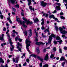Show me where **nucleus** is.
I'll use <instances>...</instances> for the list:
<instances>
[{
  "mask_svg": "<svg viewBox=\"0 0 67 67\" xmlns=\"http://www.w3.org/2000/svg\"><path fill=\"white\" fill-rule=\"evenodd\" d=\"M42 30H44L45 29V28L44 27V26H42V27H41Z\"/></svg>",
  "mask_w": 67,
  "mask_h": 67,
  "instance_id": "54",
  "label": "nucleus"
},
{
  "mask_svg": "<svg viewBox=\"0 0 67 67\" xmlns=\"http://www.w3.org/2000/svg\"><path fill=\"white\" fill-rule=\"evenodd\" d=\"M56 4L58 6H55V9L56 10H58L59 11L61 9L60 8V7L61 5L60 4L58 3H56Z\"/></svg>",
  "mask_w": 67,
  "mask_h": 67,
  "instance_id": "4",
  "label": "nucleus"
},
{
  "mask_svg": "<svg viewBox=\"0 0 67 67\" xmlns=\"http://www.w3.org/2000/svg\"><path fill=\"white\" fill-rule=\"evenodd\" d=\"M54 57V54H51L50 56L51 58H53Z\"/></svg>",
  "mask_w": 67,
  "mask_h": 67,
  "instance_id": "28",
  "label": "nucleus"
},
{
  "mask_svg": "<svg viewBox=\"0 0 67 67\" xmlns=\"http://www.w3.org/2000/svg\"><path fill=\"white\" fill-rule=\"evenodd\" d=\"M6 26H9V24H8V23H6Z\"/></svg>",
  "mask_w": 67,
  "mask_h": 67,
  "instance_id": "61",
  "label": "nucleus"
},
{
  "mask_svg": "<svg viewBox=\"0 0 67 67\" xmlns=\"http://www.w3.org/2000/svg\"><path fill=\"white\" fill-rule=\"evenodd\" d=\"M15 7L19 8V5L18 4H17L15 5Z\"/></svg>",
  "mask_w": 67,
  "mask_h": 67,
  "instance_id": "43",
  "label": "nucleus"
},
{
  "mask_svg": "<svg viewBox=\"0 0 67 67\" xmlns=\"http://www.w3.org/2000/svg\"><path fill=\"white\" fill-rule=\"evenodd\" d=\"M2 37H1V36H0V40H1L2 41H3L4 40V39H3V36H4V34H2Z\"/></svg>",
  "mask_w": 67,
  "mask_h": 67,
  "instance_id": "18",
  "label": "nucleus"
},
{
  "mask_svg": "<svg viewBox=\"0 0 67 67\" xmlns=\"http://www.w3.org/2000/svg\"><path fill=\"white\" fill-rule=\"evenodd\" d=\"M38 39H37V38H36L35 40V42H38Z\"/></svg>",
  "mask_w": 67,
  "mask_h": 67,
  "instance_id": "53",
  "label": "nucleus"
},
{
  "mask_svg": "<svg viewBox=\"0 0 67 67\" xmlns=\"http://www.w3.org/2000/svg\"><path fill=\"white\" fill-rule=\"evenodd\" d=\"M38 21H39V20L37 18H36V19L34 20L35 23H36V22H38Z\"/></svg>",
  "mask_w": 67,
  "mask_h": 67,
  "instance_id": "27",
  "label": "nucleus"
},
{
  "mask_svg": "<svg viewBox=\"0 0 67 67\" xmlns=\"http://www.w3.org/2000/svg\"><path fill=\"white\" fill-rule=\"evenodd\" d=\"M50 49V47H48L47 48H45L43 50V51L44 52H45V50H46V49Z\"/></svg>",
  "mask_w": 67,
  "mask_h": 67,
  "instance_id": "33",
  "label": "nucleus"
},
{
  "mask_svg": "<svg viewBox=\"0 0 67 67\" xmlns=\"http://www.w3.org/2000/svg\"><path fill=\"white\" fill-rule=\"evenodd\" d=\"M47 3H44V1H42L41 2V5L43 7H45L47 5Z\"/></svg>",
  "mask_w": 67,
  "mask_h": 67,
  "instance_id": "8",
  "label": "nucleus"
},
{
  "mask_svg": "<svg viewBox=\"0 0 67 67\" xmlns=\"http://www.w3.org/2000/svg\"><path fill=\"white\" fill-rule=\"evenodd\" d=\"M43 16H44L45 17H47L48 16V14H47L44 13L43 14Z\"/></svg>",
  "mask_w": 67,
  "mask_h": 67,
  "instance_id": "25",
  "label": "nucleus"
},
{
  "mask_svg": "<svg viewBox=\"0 0 67 67\" xmlns=\"http://www.w3.org/2000/svg\"><path fill=\"white\" fill-rule=\"evenodd\" d=\"M36 57H37V58L38 59L40 60V61H41L42 62H43V58L38 56H37V55Z\"/></svg>",
  "mask_w": 67,
  "mask_h": 67,
  "instance_id": "11",
  "label": "nucleus"
},
{
  "mask_svg": "<svg viewBox=\"0 0 67 67\" xmlns=\"http://www.w3.org/2000/svg\"><path fill=\"white\" fill-rule=\"evenodd\" d=\"M25 42L26 49H27L29 53V54H31V52H30V51L29 49V47L30 46L31 44L30 43H31V41L30 40H28L27 39H26Z\"/></svg>",
  "mask_w": 67,
  "mask_h": 67,
  "instance_id": "1",
  "label": "nucleus"
},
{
  "mask_svg": "<svg viewBox=\"0 0 67 67\" xmlns=\"http://www.w3.org/2000/svg\"><path fill=\"white\" fill-rule=\"evenodd\" d=\"M31 56H32L33 57H34V58H36V55L34 54H31L30 55V57H29V58H30Z\"/></svg>",
  "mask_w": 67,
  "mask_h": 67,
  "instance_id": "19",
  "label": "nucleus"
},
{
  "mask_svg": "<svg viewBox=\"0 0 67 67\" xmlns=\"http://www.w3.org/2000/svg\"><path fill=\"white\" fill-rule=\"evenodd\" d=\"M18 41H19L20 42H21V41H22V39H20V38H19V36L16 37L15 38V41H18Z\"/></svg>",
  "mask_w": 67,
  "mask_h": 67,
  "instance_id": "10",
  "label": "nucleus"
},
{
  "mask_svg": "<svg viewBox=\"0 0 67 67\" xmlns=\"http://www.w3.org/2000/svg\"><path fill=\"white\" fill-rule=\"evenodd\" d=\"M10 46L12 47V48H10V51L12 52V51H13V49H14V46L12 45H11Z\"/></svg>",
  "mask_w": 67,
  "mask_h": 67,
  "instance_id": "16",
  "label": "nucleus"
},
{
  "mask_svg": "<svg viewBox=\"0 0 67 67\" xmlns=\"http://www.w3.org/2000/svg\"><path fill=\"white\" fill-rule=\"evenodd\" d=\"M27 1H28V5H31V3H32V0H27Z\"/></svg>",
  "mask_w": 67,
  "mask_h": 67,
  "instance_id": "17",
  "label": "nucleus"
},
{
  "mask_svg": "<svg viewBox=\"0 0 67 67\" xmlns=\"http://www.w3.org/2000/svg\"><path fill=\"white\" fill-rule=\"evenodd\" d=\"M63 60H64V61H65L66 63H67V61L66 59L65 58V57L64 56H62L61 57V58L60 59V60H59V62H61L63 61Z\"/></svg>",
  "mask_w": 67,
  "mask_h": 67,
  "instance_id": "7",
  "label": "nucleus"
},
{
  "mask_svg": "<svg viewBox=\"0 0 67 67\" xmlns=\"http://www.w3.org/2000/svg\"><path fill=\"white\" fill-rule=\"evenodd\" d=\"M23 20L25 21L26 22L27 25H28L29 24H31L33 23L32 22H30L29 21H27V19L25 18L24 17L23 18Z\"/></svg>",
  "mask_w": 67,
  "mask_h": 67,
  "instance_id": "5",
  "label": "nucleus"
},
{
  "mask_svg": "<svg viewBox=\"0 0 67 67\" xmlns=\"http://www.w3.org/2000/svg\"><path fill=\"white\" fill-rule=\"evenodd\" d=\"M9 30H7V32L6 33V34H7V35L9 38H10V36L9 35V34H8V33H9Z\"/></svg>",
  "mask_w": 67,
  "mask_h": 67,
  "instance_id": "22",
  "label": "nucleus"
},
{
  "mask_svg": "<svg viewBox=\"0 0 67 67\" xmlns=\"http://www.w3.org/2000/svg\"><path fill=\"white\" fill-rule=\"evenodd\" d=\"M1 62L2 63H4V61L1 58H0V63H1Z\"/></svg>",
  "mask_w": 67,
  "mask_h": 67,
  "instance_id": "26",
  "label": "nucleus"
},
{
  "mask_svg": "<svg viewBox=\"0 0 67 67\" xmlns=\"http://www.w3.org/2000/svg\"><path fill=\"white\" fill-rule=\"evenodd\" d=\"M9 43L10 44V45H12V44H13V43H12V42H11V41H9Z\"/></svg>",
  "mask_w": 67,
  "mask_h": 67,
  "instance_id": "57",
  "label": "nucleus"
},
{
  "mask_svg": "<svg viewBox=\"0 0 67 67\" xmlns=\"http://www.w3.org/2000/svg\"><path fill=\"white\" fill-rule=\"evenodd\" d=\"M65 64V62H63V63H62V66H63V67H64V65Z\"/></svg>",
  "mask_w": 67,
  "mask_h": 67,
  "instance_id": "37",
  "label": "nucleus"
},
{
  "mask_svg": "<svg viewBox=\"0 0 67 67\" xmlns=\"http://www.w3.org/2000/svg\"><path fill=\"white\" fill-rule=\"evenodd\" d=\"M41 24L42 25H43V24H44V21H42Z\"/></svg>",
  "mask_w": 67,
  "mask_h": 67,
  "instance_id": "58",
  "label": "nucleus"
},
{
  "mask_svg": "<svg viewBox=\"0 0 67 67\" xmlns=\"http://www.w3.org/2000/svg\"><path fill=\"white\" fill-rule=\"evenodd\" d=\"M30 60H29V59H27L26 60V61L28 63H29V61Z\"/></svg>",
  "mask_w": 67,
  "mask_h": 67,
  "instance_id": "40",
  "label": "nucleus"
},
{
  "mask_svg": "<svg viewBox=\"0 0 67 67\" xmlns=\"http://www.w3.org/2000/svg\"><path fill=\"white\" fill-rule=\"evenodd\" d=\"M59 30L60 31V33L62 34H65L66 33H67V31L65 30H64V29L62 28L61 27H59Z\"/></svg>",
  "mask_w": 67,
  "mask_h": 67,
  "instance_id": "3",
  "label": "nucleus"
},
{
  "mask_svg": "<svg viewBox=\"0 0 67 67\" xmlns=\"http://www.w3.org/2000/svg\"><path fill=\"white\" fill-rule=\"evenodd\" d=\"M19 67H22V66H21V65L20 64H19Z\"/></svg>",
  "mask_w": 67,
  "mask_h": 67,
  "instance_id": "63",
  "label": "nucleus"
},
{
  "mask_svg": "<svg viewBox=\"0 0 67 67\" xmlns=\"http://www.w3.org/2000/svg\"><path fill=\"white\" fill-rule=\"evenodd\" d=\"M9 1H10V0H8ZM11 3H12V4H14V2H15V0H10Z\"/></svg>",
  "mask_w": 67,
  "mask_h": 67,
  "instance_id": "24",
  "label": "nucleus"
},
{
  "mask_svg": "<svg viewBox=\"0 0 67 67\" xmlns=\"http://www.w3.org/2000/svg\"><path fill=\"white\" fill-rule=\"evenodd\" d=\"M13 32H14V33H15L16 34H18V33L17 32H16L14 30H13Z\"/></svg>",
  "mask_w": 67,
  "mask_h": 67,
  "instance_id": "38",
  "label": "nucleus"
},
{
  "mask_svg": "<svg viewBox=\"0 0 67 67\" xmlns=\"http://www.w3.org/2000/svg\"><path fill=\"white\" fill-rule=\"evenodd\" d=\"M19 20L18 18H17L16 19V21H18V23H20V24H21V25H22V21H21V20Z\"/></svg>",
  "mask_w": 67,
  "mask_h": 67,
  "instance_id": "21",
  "label": "nucleus"
},
{
  "mask_svg": "<svg viewBox=\"0 0 67 67\" xmlns=\"http://www.w3.org/2000/svg\"><path fill=\"white\" fill-rule=\"evenodd\" d=\"M60 18H61V19H63V20H64L65 19V17L63 16H60Z\"/></svg>",
  "mask_w": 67,
  "mask_h": 67,
  "instance_id": "39",
  "label": "nucleus"
},
{
  "mask_svg": "<svg viewBox=\"0 0 67 67\" xmlns=\"http://www.w3.org/2000/svg\"><path fill=\"white\" fill-rule=\"evenodd\" d=\"M59 51L60 53L62 54V49H59Z\"/></svg>",
  "mask_w": 67,
  "mask_h": 67,
  "instance_id": "44",
  "label": "nucleus"
},
{
  "mask_svg": "<svg viewBox=\"0 0 67 67\" xmlns=\"http://www.w3.org/2000/svg\"><path fill=\"white\" fill-rule=\"evenodd\" d=\"M21 14L22 16H24V14L23 12H22L21 13Z\"/></svg>",
  "mask_w": 67,
  "mask_h": 67,
  "instance_id": "42",
  "label": "nucleus"
},
{
  "mask_svg": "<svg viewBox=\"0 0 67 67\" xmlns=\"http://www.w3.org/2000/svg\"><path fill=\"white\" fill-rule=\"evenodd\" d=\"M57 42H59V41H56L55 40L54 41V44H56L57 43Z\"/></svg>",
  "mask_w": 67,
  "mask_h": 67,
  "instance_id": "29",
  "label": "nucleus"
},
{
  "mask_svg": "<svg viewBox=\"0 0 67 67\" xmlns=\"http://www.w3.org/2000/svg\"><path fill=\"white\" fill-rule=\"evenodd\" d=\"M12 10H13V11H14V12H15L16 11V9L15 8H14L13 7H12Z\"/></svg>",
  "mask_w": 67,
  "mask_h": 67,
  "instance_id": "36",
  "label": "nucleus"
},
{
  "mask_svg": "<svg viewBox=\"0 0 67 67\" xmlns=\"http://www.w3.org/2000/svg\"><path fill=\"white\" fill-rule=\"evenodd\" d=\"M49 32V30L46 29L44 31V32Z\"/></svg>",
  "mask_w": 67,
  "mask_h": 67,
  "instance_id": "35",
  "label": "nucleus"
},
{
  "mask_svg": "<svg viewBox=\"0 0 67 67\" xmlns=\"http://www.w3.org/2000/svg\"><path fill=\"white\" fill-rule=\"evenodd\" d=\"M60 39V38L59 36H57L56 37V40L57 41L59 40Z\"/></svg>",
  "mask_w": 67,
  "mask_h": 67,
  "instance_id": "30",
  "label": "nucleus"
},
{
  "mask_svg": "<svg viewBox=\"0 0 67 67\" xmlns=\"http://www.w3.org/2000/svg\"><path fill=\"white\" fill-rule=\"evenodd\" d=\"M32 33H30L29 34V37H31L32 36Z\"/></svg>",
  "mask_w": 67,
  "mask_h": 67,
  "instance_id": "49",
  "label": "nucleus"
},
{
  "mask_svg": "<svg viewBox=\"0 0 67 67\" xmlns=\"http://www.w3.org/2000/svg\"><path fill=\"white\" fill-rule=\"evenodd\" d=\"M3 31H6V28L5 27H4L3 29Z\"/></svg>",
  "mask_w": 67,
  "mask_h": 67,
  "instance_id": "56",
  "label": "nucleus"
},
{
  "mask_svg": "<svg viewBox=\"0 0 67 67\" xmlns=\"http://www.w3.org/2000/svg\"><path fill=\"white\" fill-rule=\"evenodd\" d=\"M53 37L54 38H55V36L53 34H51V35H50L49 37V38L48 39V43L50 44L51 43L52 40L53 38Z\"/></svg>",
  "mask_w": 67,
  "mask_h": 67,
  "instance_id": "2",
  "label": "nucleus"
},
{
  "mask_svg": "<svg viewBox=\"0 0 67 67\" xmlns=\"http://www.w3.org/2000/svg\"><path fill=\"white\" fill-rule=\"evenodd\" d=\"M24 33H25V34L26 36H27V31H25V32Z\"/></svg>",
  "mask_w": 67,
  "mask_h": 67,
  "instance_id": "34",
  "label": "nucleus"
},
{
  "mask_svg": "<svg viewBox=\"0 0 67 67\" xmlns=\"http://www.w3.org/2000/svg\"><path fill=\"white\" fill-rule=\"evenodd\" d=\"M60 15H64V14H63V13L62 12L60 13Z\"/></svg>",
  "mask_w": 67,
  "mask_h": 67,
  "instance_id": "62",
  "label": "nucleus"
},
{
  "mask_svg": "<svg viewBox=\"0 0 67 67\" xmlns=\"http://www.w3.org/2000/svg\"><path fill=\"white\" fill-rule=\"evenodd\" d=\"M49 18L50 19L53 18V19H54V20H58V19L55 18L53 15H50L49 16Z\"/></svg>",
  "mask_w": 67,
  "mask_h": 67,
  "instance_id": "9",
  "label": "nucleus"
},
{
  "mask_svg": "<svg viewBox=\"0 0 67 67\" xmlns=\"http://www.w3.org/2000/svg\"><path fill=\"white\" fill-rule=\"evenodd\" d=\"M48 54H47L45 57L44 60H47V59H48Z\"/></svg>",
  "mask_w": 67,
  "mask_h": 67,
  "instance_id": "15",
  "label": "nucleus"
},
{
  "mask_svg": "<svg viewBox=\"0 0 67 67\" xmlns=\"http://www.w3.org/2000/svg\"><path fill=\"white\" fill-rule=\"evenodd\" d=\"M62 37H63V38H64V37H65V35H62Z\"/></svg>",
  "mask_w": 67,
  "mask_h": 67,
  "instance_id": "51",
  "label": "nucleus"
},
{
  "mask_svg": "<svg viewBox=\"0 0 67 67\" xmlns=\"http://www.w3.org/2000/svg\"><path fill=\"white\" fill-rule=\"evenodd\" d=\"M4 66H3V65H1L0 67H4Z\"/></svg>",
  "mask_w": 67,
  "mask_h": 67,
  "instance_id": "64",
  "label": "nucleus"
},
{
  "mask_svg": "<svg viewBox=\"0 0 67 67\" xmlns=\"http://www.w3.org/2000/svg\"><path fill=\"white\" fill-rule=\"evenodd\" d=\"M36 45H41V44H42V45H44V44H45V43H43L42 42H37L35 43Z\"/></svg>",
  "mask_w": 67,
  "mask_h": 67,
  "instance_id": "12",
  "label": "nucleus"
},
{
  "mask_svg": "<svg viewBox=\"0 0 67 67\" xmlns=\"http://www.w3.org/2000/svg\"><path fill=\"white\" fill-rule=\"evenodd\" d=\"M42 63H41L40 64V66L42 67Z\"/></svg>",
  "mask_w": 67,
  "mask_h": 67,
  "instance_id": "55",
  "label": "nucleus"
},
{
  "mask_svg": "<svg viewBox=\"0 0 67 67\" xmlns=\"http://www.w3.org/2000/svg\"><path fill=\"white\" fill-rule=\"evenodd\" d=\"M22 24H23V26L24 27H27V26H26L24 24L25 23V22H24V21H22Z\"/></svg>",
  "mask_w": 67,
  "mask_h": 67,
  "instance_id": "14",
  "label": "nucleus"
},
{
  "mask_svg": "<svg viewBox=\"0 0 67 67\" xmlns=\"http://www.w3.org/2000/svg\"><path fill=\"white\" fill-rule=\"evenodd\" d=\"M9 23H10V24H12V21H11V20H9Z\"/></svg>",
  "mask_w": 67,
  "mask_h": 67,
  "instance_id": "60",
  "label": "nucleus"
},
{
  "mask_svg": "<svg viewBox=\"0 0 67 67\" xmlns=\"http://www.w3.org/2000/svg\"><path fill=\"white\" fill-rule=\"evenodd\" d=\"M13 62H14H14H15V59H14V58H13Z\"/></svg>",
  "mask_w": 67,
  "mask_h": 67,
  "instance_id": "52",
  "label": "nucleus"
},
{
  "mask_svg": "<svg viewBox=\"0 0 67 67\" xmlns=\"http://www.w3.org/2000/svg\"><path fill=\"white\" fill-rule=\"evenodd\" d=\"M53 51H56V48L55 47H54L53 48Z\"/></svg>",
  "mask_w": 67,
  "mask_h": 67,
  "instance_id": "48",
  "label": "nucleus"
},
{
  "mask_svg": "<svg viewBox=\"0 0 67 67\" xmlns=\"http://www.w3.org/2000/svg\"><path fill=\"white\" fill-rule=\"evenodd\" d=\"M20 57L19 56L18 57H16L15 58V59L16 60V63H18L19 62V58Z\"/></svg>",
  "mask_w": 67,
  "mask_h": 67,
  "instance_id": "23",
  "label": "nucleus"
},
{
  "mask_svg": "<svg viewBox=\"0 0 67 67\" xmlns=\"http://www.w3.org/2000/svg\"><path fill=\"white\" fill-rule=\"evenodd\" d=\"M17 45H18V46H17V48H18L19 51L20 52H22V51H21V48H20V47H19V46H22V44H20V43L19 42H18L17 43Z\"/></svg>",
  "mask_w": 67,
  "mask_h": 67,
  "instance_id": "6",
  "label": "nucleus"
},
{
  "mask_svg": "<svg viewBox=\"0 0 67 67\" xmlns=\"http://www.w3.org/2000/svg\"><path fill=\"white\" fill-rule=\"evenodd\" d=\"M29 8L30 9L31 11H32V10H33V11H34V8H33L32 6H30L29 7Z\"/></svg>",
  "mask_w": 67,
  "mask_h": 67,
  "instance_id": "13",
  "label": "nucleus"
},
{
  "mask_svg": "<svg viewBox=\"0 0 67 67\" xmlns=\"http://www.w3.org/2000/svg\"><path fill=\"white\" fill-rule=\"evenodd\" d=\"M64 50H67V47H65L64 48Z\"/></svg>",
  "mask_w": 67,
  "mask_h": 67,
  "instance_id": "50",
  "label": "nucleus"
},
{
  "mask_svg": "<svg viewBox=\"0 0 67 67\" xmlns=\"http://www.w3.org/2000/svg\"><path fill=\"white\" fill-rule=\"evenodd\" d=\"M55 29L56 31H58V27L57 26H55Z\"/></svg>",
  "mask_w": 67,
  "mask_h": 67,
  "instance_id": "32",
  "label": "nucleus"
},
{
  "mask_svg": "<svg viewBox=\"0 0 67 67\" xmlns=\"http://www.w3.org/2000/svg\"><path fill=\"white\" fill-rule=\"evenodd\" d=\"M29 32L30 33H32V30L31 29H30V30H29Z\"/></svg>",
  "mask_w": 67,
  "mask_h": 67,
  "instance_id": "46",
  "label": "nucleus"
},
{
  "mask_svg": "<svg viewBox=\"0 0 67 67\" xmlns=\"http://www.w3.org/2000/svg\"><path fill=\"white\" fill-rule=\"evenodd\" d=\"M0 18H1V19H3V16L2 15H0Z\"/></svg>",
  "mask_w": 67,
  "mask_h": 67,
  "instance_id": "41",
  "label": "nucleus"
},
{
  "mask_svg": "<svg viewBox=\"0 0 67 67\" xmlns=\"http://www.w3.org/2000/svg\"><path fill=\"white\" fill-rule=\"evenodd\" d=\"M43 67H48V65L47 64H45V65H43Z\"/></svg>",
  "mask_w": 67,
  "mask_h": 67,
  "instance_id": "31",
  "label": "nucleus"
},
{
  "mask_svg": "<svg viewBox=\"0 0 67 67\" xmlns=\"http://www.w3.org/2000/svg\"><path fill=\"white\" fill-rule=\"evenodd\" d=\"M59 42V44H61L62 43V42H63V41H62V40H60V41H59V42Z\"/></svg>",
  "mask_w": 67,
  "mask_h": 67,
  "instance_id": "45",
  "label": "nucleus"
},
{
  "mask_svg": "<svg viewBox=\"0 0 67 67\" xmlns=\"http://www.w3.org/2000/svg\"><path fill=\"white\" fill-rule=\"evenodd\" d=\"M26 63L25 62L24 64H23V66H26Z\"/></svg>",
  "mask_w": 67,
  "mask_h": 67,
  "instance_id": "59",
  "label": "nucleus"
},
{
  "mask_svg": "<svg viewBox=\"0 0 67 67\" xmlns=\"http://www.w3.org/2000/svg\"><path fill=\"white\" fill-rule=\"evenodd\" d=\"M36 52H37V54H39V53H40V50H39V48L38 47L36 48Z\"/></svg>",
  "mask_w": 67,
  "mask_h": 67,
  "instance_id": "20",
  "label": "nucleus"
},
{
  "mask_svg": "<svg viewBox=\"0 0 67 67\" xmlns=\"http://www.w3.org/2000/svg\"><path fill=\"white\" fill-rule=\"evenodd\" d=\"M57 12V11H56V10H55L54 12H52V13H56Z\"/></svg>",
  "mask_w": 67,
  "mask_h": 67,
  "instance_id": "47",
  "label": "nucleus"
}]
</instances>
